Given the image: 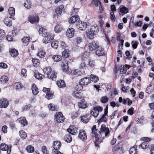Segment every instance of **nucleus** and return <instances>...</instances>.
I'll use <instances>...</instances> for the list:
<instances>
[{"label":"nucleus","instance_id":"nucleus-47","mask_svg":"<svg viewBox=\"0 0 154 154\" xmlns=\"http://www.w3.org/2000/svg\"><path fill=\"white\" fill-rule=\"evenodd\" d=\"M92 4L96 7H97L100 5L101 4L100 1L98 0H93L91 2Z\"/></svg>","mask_w":154,"mask_h":154},{"label":"nucleus","instance_id":"nucleus-53","mask_svg":"<svg viewBox=\"0 0 154 154\" xmlns=\"http://www.w3.org/2000/svg\"><path fill=\"white\" fill-rule=\"evenodd\" d=\"M78 71L77 70L73 69L72 70H71V71H69L68 73L71 75H78Z\"/></svg>","mask_w":154,"mask_h":154},{"label":"nucleus","instance_id":"nucleus-3","mask_svg":"<svg viewBox=\"0 0 154 154\" xmlns=\"http://www.w3.org/2000/svg\"><path fill=\"white\" fill-rule=\"evenodd\" d=\"M45 74L47 75V77L53 81H55L57 77L56 73L54 71H52L51 68L50 67H47L43 69Z\"/></svg>","mask_w":154,"mask_h":154},{"label":"nucleus","instance_id":"nucleus-20","mask_svg":"<svg viewBox=\"0 0 154 154\" xmlns=\"http://www.w3.org/2000/svg\"><path fill=\"white\" fill-rule=\"evenodd\" d=\"M17 121L23 126L26 125L27 124V122L25 117H21L20 118L18 119Z\"/></svg>","mask_w":154,"mask_h":154},{"label":"nucleus","instance_id":"nucleus-40","mask_svg":"<svg viewBox=\"0 0 154 154\" xmlns=\"http://www.w3.org/2000/svg\"><path fill=\"white\" fill-rule=\"evenodd\" d=\"M49 109L51 111H54L57 110L58 108L57 106L53 105L52 103L50 104L48 106Z\"/></svg>","mask_w":154,"mask_h":154},{"label":"nucleus","instance_id":"nucleus-54","mask_svg":"<svg viewBox=\"0 0 154 154\" xmlns=\"http://www.w3.org/2000/svg\"><path fill=\"white\" fill-rule=\"evenodd\" d=\"M132 47L134 49L137 48V45L138 42L136 41H132L131 43Z\"/></svg>","mask_w":154,"mask_h":154},{"label":"nucleus","instance_id":"nucleus-52","mask_svg":"<svg viewBox=\"0 0 154 154\" xmlns=\"http://www.w3.org/2000/svg\"><path fill=\"white\" fill-rule=\"evenodd\" d=\"M78 106L79 108H81L84 109L87 107V105L84 102L79 103Z\"/></svg>","mask_w":154,"mask_h":154},{"label":"nucleus","instance_id":"nucleus-34","mask_svg":"<svg viewBox=\"0 0 154 154\" xmlns=\"http://www.w3.org/2000/svg\"><path fill=\"white\" fill-rule=\"evenodd\" d=\"M32 62L33 66L35 67H38L40 64L39 60L35 58H33L32 59Z\"/></svg>","mask_w":154,"mask_h":154},{"label":"nucleus","instance_id":"nucleus-25","mask_svg":"<svg viewBox=\"0 0 154 154\" xmlns=\"http://www.w3.org/2000/svg\"><path fill=\"white\" fill-rule=\"evenodd\" d=\"M63 29V26L60 24H57L55 26L54 31L57 33H59Z\"/></svg>","mask_w":154,"mask_h":154},{"label":"nucleus","instance_id":"nucleus-36","mask_svg":"<svg viewBox=\"0 0 154 154\" xmlns=\"http://www.w3.org/2000/svg\"><path fill=\"white\" fill-rule=\"evenodd\" d=\"M62 57L61 56L57 55H54L52 57V59L54 61L56 62H58L60 61L62 59Z\"/></svg>","mask_w":154,"mask_h":154},{"label":"nucleus","instance_id":"nucleus-18","mask_svg":"<svg viewBox=\"0 0 154 154\" xmlns=\"http://www.w3.org/2000/svg\"><path fill=\"white\" fill-rule=\"evenodd\" d=\"M66 34L69 38L73 37L74 35V29L72 28H69L67 29Z\"/></svg>","mask_w":154,"mask_h":154},{"label":"nucleus","instance_id":"nucleus-49","mask_svg":"<svg viewBox=\"0 0 154 154\" xmlns=\"http://www.w3.org/2000/svg\"><path fill=\"white\" fill-rule=\"evenodd\" d=\"M34 75L35 78L38 80H41L44 77V75L40 73H38Z\"/></svg>","mask_w":154,"mask_h":154},{"label":"nucleus","instance_id":"nucleus-64","mask_svg":"<svg viewBox=\"0 0 154 154\" xmlns=\"http://www.w3.org/2000/svg\"><path fill=\"white\" fill-rule=\"evenodd\" d=\"M0 67L4 69H6L8 67L7 65L4 63H0Z\"/></svg>","mask_w":154,"mask_h":154},{"label":"nucleus","instance_id":"nucleus-12","mask_svg":"<svg viewBox=\"0 0 154 154\" xmlns=\"http://www.w3.org/2000/svg\"><path fill=\"white\" fill-rule=\"evenodd\" d=\"M11 18H12V19L14 20H15V18L14 17H7L6 18H5L3 20V22L7 26H12V21L11 20H10V19Z\"/></svg>","mask_w":154,"mask_h":154},{"label":"nucleus","instance_id":"nucleus-28","mask_svg":"<svg viewBox=\"0 0 154 154\" xmlns=\"http://www.w3.org/2000/svg\"><path fill=\"white\" fill-rule=\"evenodd\" d=\"M154 85L153 84H150L148 87L146 88V92L148 94L150 93L154 89Z\"/></svg>","mask_w":154,"mask_h":154},{"label":"nucleus","instance_id":"nucleus-21","mask_svg":"<svg viewBox=\"0 0 154 154\" xmlns=\"http://www.w3.org/2000/svg\"><path fill=\"white\" fill-rule=\"evenodd\" d=\"M64 8V6L63 5H61L57 7L55 10L56 14L57 15H60L62 13V10Z\"/></svg>","mask_w":154,"mask_h":154},{"label":"nucleus","instance_id":"nucleus-38","mask_svg":"<svg viewBox=\"0 0 154 154\" xmlns=\"http://www.w3.org/2000/svg\"><path fill=\"white\" fill-rule=\"evenodd\" d=\"M128 11V9L125 6H122L120 8V11L122 14V15L127 13Z\"/></svg>","mask_w":154,"mask_h":154},{"label":"nucleus","instance_id":"nucleus-8","mask_svg":"<svg viewBox=\"0 0 154 154\" xmlns=\"http://www.w3.org/2000/svg\"><path fill=\"white\" fill-rule=\"evenodd\" d=\"M11 146H9L6 144L2 143L1 144L0 148L2 151H7V153L9 154L11 153Z\"/></svg>","mask_w":154,"mask_h":154},{"label":"nucleus","instance_id":"nucleus-43","mask_svg":"<svg viewBox=\"0 0 154 154\" xmlns=\"http://www.w3.org/2000/svg\"><path fill=\"white\" fill-rule=\"evenodd\" d=\"M8 80V78L7 76L3 75L0 78V80L3 83H7Z\"/></svg>","mask_w":154,"mask_h":154},{"label":"nucleus","instance_id":"nucleus-10","mask_svg":"<svg viewBox=\"0 0 154 154\" xmlns=\"http://www.w3.org/2000/svg\"><path fill=\"white\" fill-rule=\"evenodd\" d=\"M88 26H89V25H87L86 23L84 22L78 21L76 25L77 28L80 30H83L87 27Z\"/></svg>","mask_w":154,"mask_h":154},{"label":"nucleus","instance_id":"nucleus-17","mask_svg":"<svg viewBox=\"0 0 154 154\" xmlns=\"http://www.w3.org/2000/svg\"><path fill=\"white\" fill-rule=\"evenodd\" d=\"M82 85L80 84V85H77L76 86L75 88L76 91H74V95L75 97H77L79 92L82 90L83 86Z\"/></svg>","mask_w":154,"mask_h":154},{"label":"nucleus","instance_id":"nucleus-29","mask_svg":"<svg viewBox=\"0 0 154 154\" xmlns=\"http://www.w3.org/2000/svg\"><path fill=\"white\" fill-rule=\"evenodd\" d=\"M108 113L107 109H106L104 110V114L102 116L100 119H99V122H105L106 121V119L105 117V116H106Z\"/></svg>","mask_w":154,"mask_h":154},{"label":"nucleus","instance_id":"nucleus-60","mask_svg":"<svg viewBox=\"0 0 154 154\" xmlns=\"http://www.w3.org/2000/svg\"><path fill=\"white\" fill-rule=\"evenodd\" d=\"M26 71L25 69H23L21 71V75L23 77H26Z\"/></svg>","mask_w":154,"mask_h":154},{"label":"nucleus","instance_id":"nucleus-5","mask_svg":"<svg viewBox=\"0 0 154 154\" xmlns=\"http://www.w3.org/2000/svg\"><path fill=\"white\" fill-rule=\"evenodd\" d=\"M141 139L144 142L139 145V148H141L143 149H145L148 147L149 148V145H148V142L151 140V138L145 137L142 138Z\"/></svg>","mask_w":154,"mask_h":154},{"label":"nucleus","instance_id":"nucleus-6","mask_svg":"<svg viewBox=\"0 0 154 154\" xmlns=\"http://www.w3.org/2000/svg\"><path fill=\"white\" fill-rule=\"evenodd\" d=\"M103 108L100 106H97L94 108L92 110H91L90 114L94 117H97L100 112H102Z\"/></svg>","mask_w":154,"mask_h":154},{"label":"nucleus","instance_id":"nucleus-27","mask_svg":"<svg viewBox=\"0 0 154 154\" xmlns=\"http://www.w3.org/2000/svg\"><path fill=\"white\" fill-rule=\"evenodd\" d=\"M9 51L11 56L13 57H16L17 56L18 54V53L17 50L14 48H12L9 50Z\"/></svg>","mask_w":154,"mask_h":154},{"label":"nucleus","instance_id":"nucleus-7","mask_svg":"<svg viewBox=\"0 0 154 154\" xmlns=\"http://www.w3.org/2000/svg\"><path fill=\"white\" fill-rule=\"evenodd\" d=\"M55 119L58 123L62 122H64V117L61 112L56 113L55 115Z\"/></svg>","mask_w":154,"mask_h":154},{"label":"nucleus","instance_id":"nucleus-37","mask_svg":"<svg viewBox=\"0 0 154 154\" xmlns=\"http://www.w3.org/2000/svg\"><path fill=\"white\" fill-rule=\"evenodd\" d=\"M24 6L28 9L30 8L31 7V3L30 0H26L24 3Z\"/></svg>","mask_w":154,"mask_h":154},{"label":"nucleus","instance_id":"nucleus-58","mask_svg":"<svg viewBox=\"0 0 154 154\" xmlns=\"http://www.w3.org/2000/svg\"><path fill=\"white\" fill-rule=\"evenodd\" d=\"M88 65L90 68H93L95 66L94 62L93 60L89 61Z\"/></svg>","mask_w":154,"mask_h":154},{"label":"nucleus","instance_id":"nucleus-39","mask_svg":"<svg viewBox=\"0 0 154 154\" xmlns=\"http://www.w3.org/2000/svg\"><path fill=\"white\" fill-rule=\"evenodd\" d=\"M8 11L9 14L11 16H14L15 15V10L13 7H10L9 8Z\"/></svg>","mask_w":154,"mask_h":154},{"label":"nucleus","instance_id":"nucleus-61","mask_svg":"<svg viewBox=\"0 0 154 154\" xmlns=\"http://www.w3.org/2000/svg\"><path fill=\"white\" fill-rule=\"evenodd\" d=\"M59 149H53L52 151V153L53 154H63L58 150Z\"/></svg>","mask_w":154,"mask_h":154},{"label":"nucleus","instance_id":"nucleus-57","mask_svg":"<svg viewBox=\"0 0 154 154\" xmlns=\"http://www.w3.org/2000/svg\"><path fill=\"white\" fill-rule=\"evenodd\" d=\"M86 66V64L83 61H82L79 65V68L81 69H84Z\"/></svg>","mask_w":154,"mask_h":154},{"label":"nucleus","instance_id":"nucleus-23","mask_svg":"<svg viewBox=\"0 0 154 154\" xmlns=\"http://www.w3.org/2000/svg\"><path fill=\"white\" fill-rule=\"evenodd\" d=\"M61 145V143L58 141H54L53 143L52 146L54 149H59Z\"/></svg>","mask_w":154,"mask_h":154},{"label":"nucleus","instance_id":"nucleus-13","mask_svg":"<svg viewBox=\"0 0 154 154\" xmlns=\"http://www.w3.org/2000/svg\"><path fill=\"white\" fill-rule=\"evenodd\" d=\"M44 92H46V97L48 100L52 98L53 96V94L50 91V88H44L43 89Z\"/></svg>","mask_w":154,"mask_h":154},{"label":"nucleus","instance_id":"nucleus-41","mask_svg":"<svg viewBox=\"0 0 154 154\" xmlns=\"http://www.w3.org/2000/svg\"><path fill=\"white\" fill-rule=\"evenodd\" d=\"M65 141L67 142H70L72 140V138L69 134H66L64 137Z\"/></svg>","mask_w":154,"mask_h":154},{"label":"nucleus","instance_id":"nucleus-26","mask_svg":"<svg viewBox=\"0 0 154 154\" xmlns=\"http://www.w3.org/2000/svg\"><path fill=\"white\" fill-rule=\"evenodd\" d=\"M32 93L35 95H36L38 92V88L35 84L32 85Z\"/></svg>","mask_w":154,"mask_h":154},{"label":"nucleus","instance_id":"nucleus-22","mask_svg":"<svg viewBox=\"0 0 154 154\" xmlns=\"http://www.w3.org/2000/svg\"><path fill=\"white\" fill-rule=\"evenodd\" d=\"M79 18L78 16H73L69 19V23L70 24H73L76 21H79Z\"/></svg>","mask_w":154,"mask_h":154},{"label":"nucleus","instance_id":"nucleus-45","mask_svg":"<svg viewBox=\"0 0 154 154\" xmlns=\"http://www.w3.org/2000/svg\"><path fill=\"white\" fill-rule=\"evenodd\" d=\"M34 147L31 145L27 146L26 148V150L29 152H33L34 151Z\"/></svg>","mask_w":154,"mask_h":154},{"label":"nucleus","instance_id":"nucleus-19","mask_svg":"<svg viewBox=\"0 0 154 154\" xmlns=\"http://www.w3.org/2000/svg\"><path fill=\"white\" fill-rule=\"evenodd\" d=\"M98 46V44L95 42H92L90 43L88 45L89 49L91 51L96 49Z\"/></svg>","mask_w":154,"mask_h":154},{"label":"nucleus","instance_id":"nucleus-15","mask_svg":"<svg viewBox=\"0 0 154 154\" xmlns=\"http://www.w3.org/2000/svg\"><path fill=\"white\" fill-rule=\"evenodd\" d=\"M96 54L99 56H102L104 55L105 53L103 51V49L101 46H98L96 49Z\"/></svg>","mask_w":154,"mask_h":154},{"label":"nucleus","instance_id":"nucleus-55","mask_svg":"<svg viewBox=\"0 0 154 154\" xmlns=\"http://www.w3.org/2000/svg\"><path fill=\"white\" fill-rule=\"evenodd\" d=\"M110 18L111 20L113 21H115L116 20V17L114 15V13L113 12H111L110 13Z\"/></svg>","mask_w":154,"mask_h":154},{"label":"nucleus","instance_id":"nucleus-4","mask_svg":"<svg viewBox=\"0 0 154 154\" xmlns=\"http://www.w3.org/2000/svg\"><path fill=\"white\" fill-rule=\"evenodd\" d=\"M96 27L95 26H91L89 29L86 31V35L87 37L91 39H93L95 35V31L96 30Z\"/></svg>","mask_w":154,"mask_h":154},{"label":"nucleus","instance_id":"nucleus-1","mask_svg":"<svg viewBox=\"0 0 154 154\" xmlns=\"http://www.w3.org/2000/svg\"><path fill=\"white\" fill-rule=\"evenodd\" d=\"M96 125H94L91 128L92 136L95 137L94 144L97 149L99 148V144L103 142L104 137L109 136L110 131L105 125H102L100 128V131H97Z\"/></svg>","mask_w":154,"mask_h":154},{"label":"nucleus","instance_id":"nucleus-51","mask_svg":"<svg viewBox=\"0 0 154 154\" xmlns=\"http://www.w3.org/2000/svg\"><path fill=\"white\" fill-rule=\"evenodd\" d=\"M108 98L106 96H104L100 98V101L102 103H105L108 101Z\"/></svg>","mask_w":154,"mask_h":154},{"label":"nucleus","instance_id":"nucleus-9","mask_svg":"<svg viewBox=\"0 0 154 154\" xmlns=\"http://www.w3.org/2000/svg\"><path fill=\"white\" fill-rule=\"evenodd\" d=\"M28 20L31 23H37L38 22V17L36 15H30L28 17Z\"/></svg>","mask_w":154,"mask_h":154},{"label":"nucleus","instance_id":"nucleus-44","mask_svg":"<svg viewBox=\"0 0 154 154\" xmlns=\"http://www.w3.org/2000/svg\"><path fill=\"white\" fill-rule=\"evenodd\" d=\"M45 52L43 51H40L37 54V55L40 58H42L45 57Z\"/></svg>","mask_w":154,"mask_h":154},{"label":"nucleus","instance_id":"nucleus-30","mask_svg":"<svg viewBox=\"0 0 154 154\" xmlns=\"http://www.w3.org/2000/svg\"><path fill=\"white\" fill-rule=\"evenodd\" d=\"M137 151L136 146H134L130 149L129 154H137Z\"/></svg>","mask_w":154,"mask_h":154},{"label":"nucleus","instance_id":"nucleus-14","mask_svg":"<svg viewBox=\"0 0 154 154\" xmlns=\"http://www.w3.org/2000/svg\"><path fill=\"white\" fill-rule=\"evenodd\" d=\"M9 104V102L5 99H2L0 100V108H6Z\"/></svg>","mask_w":154,"mask_h":154},{"label":"nucleus","instance_id":"nucleus-16","mask_svg":"<svg viewBox=\"0 0 154 154\" xmlns=\"http://www.w3.org/2000/svg\"><path fill=\"white\" fill-rule=\"evenodd\" d=\"M79 137L83 140H85L87 139V135L86 132L83 130H81L80 131L79 134Z\"/></svg>","mask_w":154,"mask_h":154},{"label":"nucleus","instance_id":"nucleus-48","mask_svg":"<svg viewBox=\"0 0 154 154\" xmlns=\"http://www.w3.org/2000/svg\"><path fill=\"white\" fill-rule=\"evenodd\" d=\"M58 42L57 41H53L51 43V47L55 49H57L58 46Z\"/></svg>","mask_w":154,"mask_h":154},{"label":"nucleus","instance_id":"nucleus-2","mask_svg":"<svg viewBox=\"0 0 154 154\" xmlns=\"http://www.w3.org/2000/svg\"><path fill=\"white\" fill-rule=\"evenodd\" d=\"M38 32L39 34L44 37L43 42L45 44L48 43L51 40L53 39V36L52 34L48 32L47 30L43 28H40Z\"/></svg>","mask_w":154,"mask_h":154},{"label":"nucleus","instance_id":"nucleus-42","mask_svg":"<svg viewBox=\"0 0 154 154\" xmlns=\"http://www.w3.org/2000/svg\"><path fill=\"white\" fill-rule=\"evenodd\" d=\"M19 133L20 137L23 139H25L27 137L26 133L23 130L20 131Z\"/></svg>","mask_w":154,"mask_h":154},{"label":"nucleus","instance_id":"nucleus-11","mask_svg":"<svg viewBox=\"0 0 154 154\" xmlns=\"http://www.w3.org/2000/svg\"><path fill=\"white\" fill-rule=\"evenodd\" d=\"M67 131L69 134L72 135H75L77 133L78 128L74 125H71L67 129Z\"/></svg>","mask_w":154,"mask_h":154},{"label":"nucleus","instance_id":"nucleus-32","mask_svg":"<svg viewBox=\"0 0 154 154\" xmlns=\"http://www.w3.org/2000/svg\"><path fill=\"white\" fill-rule=\"evenodd\" d=\"M89 115H86L81 117V120L85 123H87L89 120Z\"/></svg>","mask_w":154,"mask_h":154},{"label":"nucleus","instance_id":"nucleus-62","mask_svg":"<svg viewBox=\"0 0 154 154\" xmlns=\"http://www.w3.org/2000/svg\"><path fill=\"white\" fill-rule=\"evenodd\" d=\"M42 151L44 154H49L48 153L46 147L45 146H43L42 148Z\"/></svg>","mask_w":154,"mask_h":154},{"label":"nucleus","instance_id":"nucleus-50","mask_svg":"<svg viewBox=\"0 0 154 154\" xmlns=\"http://www.w3.org/2000/svg\"><path fill=\"white\" fill-rule=\"evenodd\" d=\"M14 88L16 90L22 88L21 84L19 82H16L14 83Z\"/></svg>","mask_w":154,"mask_h":154},{"label":"nucleus","instance_id":"nucleus-63","mask_svg":"<svg viewBox=\"0 0 154 154\" xmlns=\"http://www.w3.org/2000/svg\"><path fill=\"white\" fill-rule=\"evenodd\" d=\"M78 116V113L77 112H74L72 113V119H75Z\"/></svg>","mask_w":154,"mask_h":154},{"label":"nucleus","instance_id":"nucleus-46","mask_svg":"<svg viewBox=\"0 0 154 154\" xmlns=\"http://www.w3.org/2000/svg\"><path fill=\"white\" fill-rule=\"evenodd\" d=\"M69 52L66 49H64V51L62 52V55L65 58H67L69 57Z\"/></svg>","mask_w":154,"mask_h":154},{"label":"nucleus","instance_id":"nucleus-24","mask_svg":"<svg viewBox=\"0 0 154 154\" xmlns=\"http://www.w3.org/2000/svg\"><path fill=\"white\" fill-rule=\"evenodd\" d=\"M90 81L89 79L85 77L81 79L79 83L82 85H87L90 82Z\"/></svg>","mask_w":154,"mask_h":154},{"label":"nucleus","instance_id":"nucleus-33","mask_svg":"<svg viewBox=\"0 0 154 154\" xmlns=\"http://www.w3.org/2000/svg\"><path fill=\"white\" fill-rule=\"evenodd\" d=\"M30 37H24L22 39V41L24 46L27 45L29 42Z\"/></svg>","mask_w":154,"mask_h":154},{"label":"nucleus","instance_id":"nucleus-56","mask_svg":"<svg viewBox=\"0 0 154 154\" xmlns=\"http://www.w3.org/2000/svg\"><path fill=\"white\" fill-rule=\"evenodd\" d=\"M150 154H154V145L151 144L149 146Z\"/></svg>","mask_w":154,"mask_h":154},{"label":"nucleus","instance_id":"nucleus-35","mask_svg":"<svg viewBox=\"0 0 154 154\" xmlns=\"http://www.w3.org/2000/svg\"><path fill=\"white\" fill-rule=\"evenodd\" d=\"M90 80L94 82H97L99 80L98 77L95 75L91 74L90 76Z\"/></svg>","mask_w":154,"mask_h":154},{"label":"nucleus","instance_id":"nucleus-31","mask_svg":"<svg viewBox=\"0 0 154 154\" xmlns=\"http://www.w3.org/2000/svg\"><path fill=\"white\" fill-rule=\"evenodd\" d=\"M57 85L59 88H63L66 86L65 82L63 80H60L57 81Z\"/></svg>","mask_w":154,"mask_h":154},{"label":"nucleus","instance_id":"nucleus-59","mask_svg":"<svg viewBox=\"0 0 154 154\" xmlns=\"http://www.w3.org/2000/svg\"><path fill=\"white\" fill-rule=\"evenodd\" d=\"M75 41L77 44H79L82 42V39L80 37H78L76 38Z\"/></svg>","mask_w":154,"mask_h":154}]
</instances>
